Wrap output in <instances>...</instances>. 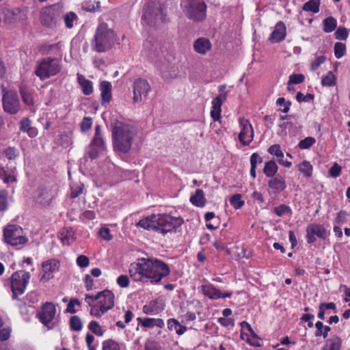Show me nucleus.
Instances as JSON below:
<instances>
[{
	"mask_svg": "<svg viewBox=\"0 0 350 350\" xmlns=\"http://www.w3.org/2000/svg\"><path fill=\"white\" fill-rule=\"evenodd\" d=\"M170 273L169 266L153 258H141L130 266L131 278L135 282L157 284Z\"/></svg>",
	"mask_w": 350,
	"mask_h": 350,
	"instance_id": "1",
	"label": "nucleus"
},
{
	"mask_svg": "<svg viewBox=\"0 0 350 350\" xmlns=\"http://www.w3.org/2000/svg\"><path fill=\"white\" fill-rule=\"evenodd\" d=\"M183 223L180 217H173L169 215H152L138 221L137 226L148 230L159 232L163 234L176 231Z\"/></svg>",
	"mask_w": 350,
	"mask_h": 350,
	"instance_id": "2",
	"label": "nucleus"
},
{
	"mask_svg": "<svg viewBox=\"0 0 350 350\" xmlns=\"http://www.w3.org/2000/svg\"><path fill=\"white\" fill-rule=\"evenodd\" d=\"M135 136V132L131 125L120 121L113 124L112 138L115 151L122 153L129 152Z\"/></svg>",
	"mask_w": 350,
	"mask_h": 350,
	"instance_id": "3",
	"label": "nucleus"
},
{
	"mask_svg": "<svg viewBox=\"0 0 350 350\" xmlns=\"http://www.w3.org/2000/svg\"><path fill=\"white\" fill-rule=\"evenodd\" d=\"M115 42V32L105 23L99 24L92 44V49L98 53L106 52L111 49Z\"/></svg>",
	"mask_w": 350,
	"mask_h": 350,
	"instance_id": "4",
	"label": "nucleus"
},
{
	"mask_svg": "<svg viewBox=\"0 0 350 350\" xmlns=\"http://www.w3.org/2000/svg\"><path fill=\"white\" fill-rule=\"evenodd\" d=\"M180 5L185 16L195 21H203L206 16V5L203 0H181Z\"/></svg>",
	"mask_w": 350,
	"mask_h": 350,
	"instance_id": "5",
	"label": "nucleus"
},
{
	"mask_svg": "<svg viewBox=\"0 0 350 350\" xmlns=\"http://www.w3.org/2000/svg\"><path fill=\"white\" fill-rule=\"evenodd\" d=\"M142 18L144 21L151 27H159L167 21L164 8L161 4L155 3L148 5Z\"/></svg>",
	"mask_w": 350,
	"mask_h": 350,
	"instance_id": "6",
	"label": "nucleus"
},
{
	"mask_svg": "<svg viewBox=\"0 0 350 350\" xmlns=\"http://www.w3.org/2000/svg\"><path fill=\"white\" fill-rule=\"evenodd\" d=\"M3 232L4 242L10 245H25L29 241L23 228L18 225L8 224L4 227Z\"/></svg>",
	"mask_w": 350,
	"mask_h": 350,
	"instance_id": "7",
	"label": "nucleus"
},
{
	"mask_svg": "<svg viewBox=\"0 0 350 350\" xmlns=\"http://www.w3.org/2000/svg\"><path fill=\"white\" fill-rule=\"evenodd\" d=\"M61 70V65L57 59L50 57L42 59L38 64L35 74L41 80L49 79L51 76L56 75Z\"/></svg>",
	"mask_w": 350,
	"mask_h": 350,
	"instance_id": "8",
	"label": "nucleus"
},
{
	"mask_svg": "<svg viewBox=\"0 0 350 350\" xmlns=\"http://www.w3.org/2000/svg\"><path fill=\"white\" fill-rule=\"evenodd\" d=\"M63 5L59 3L54 4L43 10L40 14V21L42 25L53 28L62 18Z\"/></svg>",
	"mask_w": 350,
	"mask_h": 350,
	"instance_id": "9",
	"label": "nucleus"
},
{
	"mask_svg": "<svg viewBox=\"0 0 350 350\" xmlns=\"http://www.w3.org/2000/svg\"><path fill=\"white\" fill-rule=\"evenodd\" d=\"M31 275L23 270L15 271L10 278L11 289L13 299H17L18 295L24 293Z\"/></svg>",
	"mask_w": 350,
	"mask_h": 350,
	"instance_id": "10",
	"label": "nucleus"
},
{
	"mask_svg": "<svg viewBox=\"0 0 350 350\" xmlns=\"http://www.w3.org/2000/svg\"><path fill=\"white\" fill-rule=\"evenodd\" d=\"M3 94L2 102L3 110L10 114H16L21 109L18 94L14 91H8L3 84L1 85Z\"/></svg>",
	"mask_w": 350,
	"mask_h": 350,
	"instance_id": "11",
	"label": "nucleus"
},
{
	"mask_svg": "<svg viewBox=\"0 0 350 350\" xmlns=\"http://www.w3.org/2000/svg\"><path fill=\"white\" fill-rule=\"evenodd\" d=\"M150 85L146 79L139 78L133 83V101L139 103L146 99Z\"/></svg>",
	"mask_w": 350,
	"mask_h": 350,
	"instance_id": "12",
	"label": "nucleus"
},
{
	"mask_svg": "<svg viewBox=\"0 0 350 350\" xmlns=\"http://www.w3.org/2000/svg\"><path fill=\"white\" fill-rule=\"evenodd\" d=\"M239 122L241 129L239 139L243 146H249L254 137L253 128L249 120L244 118H240Z\"/></svg>",
	"mask_w": 350,
	"mask_h": 350,
	"instance_id": "13",
	"label": "nucleus"
},
{
	"mask_svg": "<svg viewBox=\"0 0 350 350\" xmlns=\"http://www.w3.org/2000/svg\"><path fill=\"white\" fill-rule=\"evenodd\" d=\"M55 314L56 308L55 305L51 302H46L42 306L37 316L45 326L51 329L52 327L49 326V325L54 319Z\"/></svg>",
	"mask_w": 350,
	"mask_h": 350,
	"instance_id": "14",
	"label": "nucleus"
},
{
	"mask_svg": "<svg viewBox=\"0 0 350 350\" xmlns=\"http://www.w3.org/2000/svg\"><path fill=\"white\" fill-rule=\"evenodd\" d=\"M88 155L94 159L97 157L100 151L104 149V141L100 134V127L97 125L95 128L94 137L89 146Z\"/></svg>",
	"mask_w": 350,
	"mask_h": 350,
	"instance_id": "15",
	"label": "nucleus"
},
{
	"mask_svg": "<svg viewBox=\"0 0 350 350\" xmlns=\"http://www.w3.org/2000/svg\"><path fill=\"white\" fill-rule=\"evenodd\" d=\"M94 299L98 301V306H100L104 311H107L114 306V295L110 291L105 290L100 292L95 296Z\"/></svg>",
	"mask_w": 350,
	"mask_h": 350,
	"instance_id": "16",
	"label": "nucleus"
},
{
	"mask_svg": "<svg viewBox=\"0 0 350 350\" xmlns=\"http://www.w3.org/2000/svg\"><path fill=\"white\" fill-rule=\"evenodd\" d=\"M55 193L52 189L47 187H40L35 193V199L37 203L47 205L54 198Z\"/></svg>",
	"mask_w": 350,
	"mask_h": 350,
	"instance_id": "17",
	"label": "nucleus"
},
{
	"mask_svg": "<svg viewBox=\"0 0 350 350\" xmlns=\"http://www.w3.org/2000/svg\"><path fill=\"white\" fill-rule=\"evenodd\" d=\"M59 261L55 259H51L42 263L43 274L41 280L44 282L49 281L53 277V273L59 269Z\"/></svg>",
	"mask_w": 350,
	"mask_h": 350,
	"instance_id": "18",
	"label": "nucleus"
},
{
	"mask_svg": "<svg viewBox=\"0 0 350 350\" xmlns=\"http://www.w3.org/2000/svg\"><path fill=\"white\" fill-rule=\"evenodd\" d=\"M202 289L203 294L211 299H218L219 298H226L232 296V293L226 292L223 293L212 284L203 285L202 286Z\"/></svg>",
	"mask_w": 350,
	"mask_h": 350,
	"instance_id": "19",
	"label": "nucleus"
},
{
	"mask_svg": "<svg viewBox=\"0 0 350 350\" xmlns=\"http://www.w3.org/2000/svg\"><path fill=\"white\" fill-rule=\"evenodd\" d=\"M227 92H220L212 101L213 107L211 111V116L214 121L219 120L221 114V107L224 100H226Z\"/></svg>",
	"mask_w": 350,
	"mask_h": 350,
	"instance_id": "20",
	"label": "nucleus"
},
{
	"mask_svg": "<svg viewBox=\"0 0 350 350\" xmlns=\"http://www.w3.org/2000/svg\"><path fill=\"white\" fill-rule=\"evenodd\" d=\"M286 37V27L283 22H278L273 32L271 33L269 40L272 43H278L282 41Z\"/></svg>",
	"mask_w": 350,
	"mask_h": 350,
	"instance_id": "21",
	"label": "nucleus"
},
{
	"mask_svg": "<svg viewBox=\"0 0 350 350\" xmlns=\"http://www.w3.org/2000/svg\"><path fill=\"white\" fill-rule=\"evenodd\" d=\"M267 184L273 193H280L283 191L286 187L284 178L280 175L272 177L268 181Z\"/></svg>",
	"mask_w": 350,
	"mask_h": 350,
	"instance_id": "22",
	"label": "nucleus"
},
{
	"mask_svg": "<svg viewBox=\"0 0 350 350\" xmlns=\"http://www.w3.org/2000/svg\"><path fill=\"white\" fill-rule=\"evenodd\" d=\"M211 46L209 40L205 38H199L193 43L194 51L200 55H205L211 49Z\"/></svg>",
	"mask_w": 350,
	"mask_h": 350,
	"instance_id": "23",
	"label": "nucleus"
},
{
	"mask_svg": "<svg viewBox=\"0 0 350 350\" xmlns=\"http://www.w3.org/2000/svg\"><path fill=\"white\" fill-rule=\"evenodd\" d=\"M75 232L72 228H63L58 233V237L64 245H70L75 241Z\"/></svg>",
	"mask_w": 350,
	"mask_h": 350,
	"instance_id": "24",
	"label": "nucleus"
},
{
	"mask_svg": "<svg viewBox=\"0 0 350 350\" xmlns=\"http://www.w3.org/2000/svg\"><path fill=\"white\" fill-rule=\"evenodd\" d=\"M20 131L27 133L30 137H34L38 132L36 128L31 126V120L27 118H23L19 122Z\"/></svg>",
	"mask_w": 350,
	"mask_h": 350,
	"instance_id": "25",
	"label": "nucleus"
},
{
	"mask_svg": "<svg viewBox=\"0 0 350 350\" xmlns=\"http://www.w3.org/2000/svg\"><path fill=\"white\" fill-rule=\"evenodd\" d=\"M101 91L102 104L109 103L111 99V84L109 81H103L100 84Z\"/></svg>",
	"mask_w": 350,
	"mask_h": 350,
	"instance_id": "26",
	"label": "nucleus"
},
{
	"mask_svg": "<svg viewBox=\"0 0 350 350\" xmlns=\"http://www.w3.org/2000/svg\"><path fill=\"white\" fill-rule=\"evenodd\" d=\"M190 202L193 205L197 207L204 206L206 202V200L204 197L203 190L201 189H196L195 194L191 196Z\"/></svg>",
	"mask_w": 350,
	"mask_h": 350,
	"instance_id": "27",
	"label": "nucleus"
},
{
	"mask_svg": "<svg viewBox=\"0 0 350 350\" xmlns=\"http://www.w3.org/2000/svg\"><path fill=\"white\" fill-rule=\"evenodd\" d=\"M137 321L144 327H153L154 326H157L158 327L161 328L164 326V321L161 319H153V318L142 319V318L138 317Z\"/></svg>",
	"mask_w": 350,
	"mask_h": 350,
	"instance_id": "28",
	"label": "nucleus"
},
{
	"mask_svg": "<svg viewBox=\"0 0 350 350\" xmlns=\"http://www.w3.org/2000/svg\"><path fill=\"white\" fill-rule=\"evenodd\" d=\"M311 234H313L321 239H325L327 237V230L321 224H312L307 226Z\"/></svg>",
	"mask_w": 350,
	"mask_h": 350,
	"instance_id": "29",
	"label": "nucleus"
},
{
	"mask_svg": "<svg viewBox=\"0 0 350 350\" xmlns=\"http://www.w3.org/2000/svg\"><path fill=\"white\" fill-rule=\"evenodd\" d=\"M78 82L81 87L83 94L88 96L93 92L92 82L86 79L83 75L78 74Z\"/></svg>",
	"mask_w": 350,
	"mask_h": 350,
	"instance_id": "30",
	"label": "nucleus"
},
{
	"mask_svg": "<svg viewBox=\"0 0 350 350\" xmlns=\"http://www.w3.org/2000/svg\"><path fill=\"white\" fill-rule=\"evenodd\" d=\"M144 46L148 50L147 55L152 61H154L155 58L160 57V47L157 44H153L150 41H146Z\"/></svg>",
	"mask_w": 350,
	"mask_h": 350,
	"instance_id": "31",
	"label": "nucleus"
},
{
	"mask_svg": "<svg viewBox=\"0 0 350 350\" xmlns=\"http://www.w3.org/2000/svg\"><path fill=\"white\" fill-rule=\"evenodd\" d=\"M167 327L170 330H175L178 335H182L187 331V327L182 325L175 319H170L167 321Z\"/></svg>",
	"mask_w": 350,
	"mask_h": 350,
	"instance_id": "32",
	"label": "nucleus"
},
{
	"mask_svg": "<svg viewBox=\"0 0 350 350\" xmlns=\"http://www.w3.org/2000/svg\"><path fill=\"white\" fill-rule=\"evenodd\" d=\"M62 18L64 20L65 26L68 29H72L74 23L78 21V16L74 12H68L62 14Z\"/></svg>",
	"mask_w": 350,
	"mask_h": 350,
	"instance_id": "33",
	"label": "nucleus"
},
{
	"mask_svg": "<svg viewBox=\"0 0 350 350\" xmlns=\"http://www.w3.org/2000/svg\"><path fill=\"white\" fill-rule=\"evenodd\" d=\"M278 170V167L274 161H269L265 163L263 172L267 177H273Z\"/></svg>",
	"mask_w": 350,
	"mask_h": 350,
	"instance_id": "34",
	"label": "nucleus"
},
{
	"mask_svg": "<svg viewBox=\"0 0 350 350\" xmlns=\"http://www.w3.org/2000/svg\"><path fill=\"white\" fill-rule=\"evenodd\" d=\"M342 344L341 339L336 336L327 341L322 350H339Z\"/></svg>",
	"mask_w": 350,
	"mask_h": 350,
	"instance_id": "35",
	"label": "nucleus"
},
{
	"mask_svg": "<svg viewBox=\"0 0 350 350\" xmlns=\"http://www.w3.org/2000/svg\"><path fill=\"white\" fill-rule=\"evenodd\" d=\"M319 6L320 0H309L303 5L302 10L316 14L319 11Z\"/></svg>",
	"mask_w": 350,
	"mask_h": 350,
	"instance_id": "36",
	"label": "nucleus"
},
{
	"mask_svg": "<svg viewBox=\"0 0 350 350\" xmlns=\"http://www.w3.org/2000/svg\"><path fill=\"white\" fill-rule=\"evenodd\" d=\"M336 20L334 17H327L323 21V31L326 33L333 31L336 27Z\"/></svg>",
	"mask_w": 350,
	"mask_h": 350,
	"instance_id": "37",
	"label": "nucleus"
},
{
	"mask_svg": "<svg viewBox=\"0 0 350 350\" xmlns=\"http://www.w3.org/2000/svg\"><path fill=\"white\" fill-rule=\"evenodd\" d=\"M312 165L308 161H302L299 165V170L307 178L312 176Z\"/></svg>",
	"mask_w": 350,
	"mask_h": 350,
	"instance_id": "38",
	"label": "nucleus"
},
{
	"mask_svg": "<svg viewBox=\"0 0 350 350\" xmlns=\"http://www.w3.org/2000/svg\"><path fill=\"white\" fill-rule=\"evenodd\" d=\"M20 10L17 8L16 9H6L3 11V14L5 16V20L7 23H12L17 19V15L19 14Z\"/></svg>",
	"mask_w": 350,
	"mask_h": 350,
	"instance_id": "39",
	"label": "nucleus"
},
{
	"mask_svg": "<svg viewBox=\"0 0 350 350\" xmlns=\"http://www.w3.org/2000/svg\"><path fill=\"white\" fill-rule=\"evenodd\" d=\"M20 92L24 103L28 106H32L34 103L32 94L25 88H21Z\"/></svg>",
	"mask_w": 350,
	"mask_h": 350,
	"instance_id": "40",
	"label": "nucleus"
},
{
	"mask_svg": "<svg viewBox=\"0 0 350 350\" xmlns=\"http://www.w3.org/2000/svg\"><path fill=\"white\" fill-rule=\"evenodd\" d=\"M336 76L332 71H329L325 76L322 77L321 84L323 86H333L336 84Z\"/></svg>",
	"mask_w": 350,
	"mask_h": 350,
	"instance_id": "41",
	"label": "nucleus"
},
{
	"mask_svg": "<svg viewBox=\"0 0 350 350\" xmlns=\"http://www.w3.org/2000/svg\"><path fill=\"white\" fill-rule=\"evenodd\" d=\"M273 212L278 217H282L284 214H291V208L286 204H280L273 209Z\"/></svg>",
	"mask_w": 350,
	"mask_h": 350,
	"instance_id": "42",
	"label": "nucleus"
},
{
	"mask_svg": "<svg viewBox=\"0 0 350 350\" xmlns=\"http://www.w3.org/2000/svg\"><path fill=\"white\" fill-rule=\"evenodd\" d=\"M230 204L235 208H241L245 204L244 201L241 200V195L236 193L230 198Z\"/></svg>",
	"mask_w": 350,
	"mask_h": 350,
	"instance_id": "43",
	"label": "nucleus"
},
{
	"mask_svg": "<svg viewBox=\"0 0 350 350\" xmlns=\"http://www.w3.org/2000/svg\"><path fill=\"white\" fill-rule=\"evenodd\" d=\"M70 329L79 332L82 329V322L78 316H72L70 319Z\"/></svg>",
	"mask_w": 350,
	"mask_h": 350,
	"instance_id": "44",
	"label": "nucleus"
},
{
	"mask_svg": "<svg viewBox=\"0 0 350 350\" xmlns=\"http://www.w3.org/2000/svg\"><path fill=\"white\" fill-rule=\"evenodd\" d=\"M8 191L5 189L0 190V212L7 209L8 204Z\"/></svg>",
	"mask_w": 350,
	"mask_h": 350,
	"instance_id": "45",
	"label": "nucleus"
},
{
	"mask_svg": "<svg viewBox=\"0 0 350 350\" xmlns=\"http://www.w3.org/2000/svg\"><path fill=\"white\" fill-rule=\"evenodd\" d=\"M245 336L246 337V340L248 343H250L251 345L254 347H260V338L256 334V336H250L247 334H245L243 332L241 333V338L242 339H245Z\"/></svg>",
	"mask_w": 350,
	"mask_h": 350,
	"instance_id": "46",
	"label": "nucleus"
},
{
	"mask_svg": "<svg viewBox=\"0 0 350 350\" xmlns=\"http://www.w3.org/2000/svg\"><path fill=\"white\" fill-rule=\"evenodd\" d=\"M316 142V139L313 137H307L301 140L298 144L300 149H308L312 146Z\"/></svg>",
	"mask_w": 350,
	"mask_h": 350,
	"instance_id": "47",
	"label": "nucleus"
},
{
	"mask_svg": "<svg viewBox=\"0 0 350 350\" xmlns=\"http://www.w3.org/2000/svg\"><path fill=\"white\" fill-rule=\"evenodd\" d=\"M88 328L96 335L97 336H103L104 334V331L101 328L100 325L98 324V322L95 321H92L89 325Z\"/></svg>",
	"mask_w": 350,
	"mask_h": 350,
	"instance_id": "48",
	"label": "nucleus"
},
{
	"mask_svg": "<svg viewBox=\"0 0 350 350\" xmlns=\"http://www.w3.org/2000/svg\"><path fill=\"white\" fill-rule=\"evenodd\" d=\"M346 46L345 44L342 42H336L334 44V54L336 58L339 59L342 57L345 53Z\"/></svg>",
	"mask_w": 350,
	"mask_h": 350,
	"instance_id": "49",
	"label": "nucleus"
},
{
	"mask_svg": "<svg viewBox=\"0 0 350 350\" xmlns=\"http://www.w3.org/2000/svg\"><path fill=\"white\" fill-rule=\"evenodd\" d=\"M305 77L302 74H293L290 75L287 85L299 84L304 82Z\"/></svg>",
	"mask_w": 350,
	"mask_h": 350,
	"instance_id": "50",
	"label": "nucleus"
},
{
	"mask_svg": "<svg viewBox=\"0 0 350 350\" xmlns=\"http://www.w3.org/2000/svg\"><path fill=\"white\" fill-rule=\"evenodd\" d=\"M103 350H120L118 344L109 339L103 342Z\"/></svg>",
	"mask_w": 350,
	"mask_h": 350,
	"instance_id": "51",
	"label": "nucleus"
},
{
	"mask_svg": "<svg viewBox=\"0 0 350 350\" xmlns=\"http://www.w3.org/2000/svg\"><path fill=\"white\" fill-rule=\"evenodd\" d=\"M18 154V150L14 147H8L4 150V155L9 160L15 159Z\"/></svg>",
	"mask_w": 350,
	"mask_h": 350,
	"instance_id": "52",
	"label": "nucleus"
},
{
	"mask_svg": "<svg viewBox=\"0 0 350 350\" xmlns=\"http://www.w3.org/2000/svg\"><path fill=\"white\" fill-rule=\"evenodd\" d=\"M268 152L271 154L275 155L279 158L284 157V154L279 144H273L268 149Z\"/></svg>",
	"mask_w": 350,
	"mask_h": 350,
	"instance_id": "53",
	"label": "nucleus"
},
{
	"mask_svg": "<svg viewBox=\"0 0 350 350\" xmlns=\"http://www.w3.org/2000/svg\"><path fill=\"white\" fill-rule=\"evenodd\" d=\"M92 125V119L90 117H85L80 124L81 130L83 132L89 131Z\"/></svg>",
	"mask_w": 350,
	"mask_h": 350,
	"instance_id": "54",
	"label": "nucleus"
},
{
	"mask_svg": "<svg viewBox=\"0 0 350 350\" xmlns=\"http://www.w3.org/2000/svg\"><path fill=\"white\" fill-rule=\"evenodd\" d=\"M90 314L96 317H100L107 311H104L103 308L98 305H91Z\"/></svg>",
	"mask_w": 350,
	"mask_h": 350,
	"instance_id": "55",
	"label": "nucleus"
},
{
	"mask_svg": "<svg viewBox=\"0 0 350 350\" xmlns=\"http://www.w3.org/2000/svg\"><path fill=\"white\" fill-rule=\"evenodd\" d=\"M335 36L337 40H345L348 37L347 29L345 27H339L335 32Z\"/></svg>",
	"mask_w": 350,
	"mask_h": 350,
	"instance_id": "56",
	"label": "nucleus"
},
{
	"mask_svg": "<svg viewBox=\"0 0 350 350\" xmlns=\"http://www.w3.org/2000/svg\"><path fill=\"white\" fill-rule=\"evenodd\" d=\"M90 260L85 255H80L77 258V264L79 267L84 268L89 265Z\"/></svg>",
	"mask_w": 350,
	"mask_h": 350,
	"instance_id": "57",
	"label": "nucleus"
},
{
	"mask_svg": "<svg viewBox=\"0 0 350 350\" xmlns=\"http://www.w3.org/2000/svg\"><path fill=\"white\" fill-rule=\"evenodd\" d=\"M144 350H161V348L157 342L148 340L145 344Z\"/></svg>",
	"mask_w": 350,
	"mask_h": 350,
	"instance_id": "58",
	"label": "nucleus"
},
{
	"mask_svg": "<svg viewBox=\"0 0 350 350\" xmlns=\"http://www.w3.org/2000/svg\"><path fill=\"white\" fill-rule=\"evenodd\" d=\"M326 59L325 56L321 55L316 58V59L311 64L310 68L312 70H316Z\"/></svg>",
	"mask_w": 350,
	"mask_h": 350,
	"instance_id": "59",
	"label": "nucleus"
},
{
	"mask_svg": "<svg viewBox=\"0 0 350 350\" xmlns=\"http://www.w3.org/2000/svg\"><path fill=\"white\" fill-rule=\"evenodd\" d=\"M262 158L257 153H253L250 157L251 168L256 169L257 163H261Z\"/></svg>",
	"mask_w": 350,
	"mask_h": 350,
	"instance_id": "60",
	"label": "nucleus"
},
{
	"mask_svg": "<svg viewBox=\"0 0 350 350\" xmlns=\"http://www.w3.org/2000/svg\"><path fill=\"white\" fill-rule=\"evenodd\" d=\"M314 98V95L312 94H307L304 95L301 92L297 93L296 99L298 102H309Z\"/></svg>",
	"mask_w": 350,
	"mask_h": 350,
	"instance_id": "61",
	"label": "nucleus"
},
{
	"mask_svg": "<svg viewBox=\"0 0 350 350\" xmlns=\"http://www.w3.org/2000/svg\"><path fill=\"white\" fill-rule=\"evenodd\" d=\"M118 284L122 288H126L129 286V279L126 275H121L117 279Z\"/></svg>",
	"mask_w": 350,
	"mask_h": 350,
	"instance_id": "62",
	"label": "nucleus"
},
{
	"mask_svg": "<svg viewBox=\"0 0 350 350\" xmlns=\"http://www.w3.org/2000/svg\"><path fill=\"white\" fill-rule=\"evenodd\" d=\"M341 169V167L337 163H334V164L329 169V174L332 177L336 178L340 174Z\"/></svg>",
	"mask_w": 350,
	"mask_h": 350,
	"instance_id": "63",
	"label": "nucleus"
},
{
	"mask_svg": "<svg viewBox=\"0 0 350 350\" xmlns=\"http://www.w3.org/2000/svg\"><path fill=\"white\" fill-rule=\"evenodd\" d=\"M99 235L105 241H110L112 239V236L110 234V230L107 228H101L99 230Z\"/></svg>",
	"mask_w": 350,
	"mask_h": 350,
	"instance_id": "64",
	"label": "nucleus"
}]
</instances>
